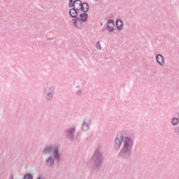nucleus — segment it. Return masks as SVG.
Segmentation results:
<instances>
[{
  "mask_svg": "<svg viewBox=\"0 0 179 179\" xmlns=\"http://www.w3.org/2000/svg\"><path fill=\"white\" fill-rule=\"evenodd\" d=\"M80 10L83 13H87L89 10V5H88V3H87L86 2L82 3L81 7H80Z\"/></svg>",
  "mask_w": 179,
  "mask_h": 179,
  "instance_id": "obj_13",
  "label": "nucleus"
},
{
  "mask_svg": "<svg viewBox=\"0 0 179 179\" xmlns=\"http://www.w3.org/2000/svg\"><path fill=\"white\" fill-rule=\"evenodd\" d=\"M174 132H175V134L179 133V127H177L174 129Z\"/></svg>",
  "mask_w": 179,
  "mask_h": 179,
  "instance_id": "obj_18",
  "label": "nucleus"
},
{
  "mask_svg": "<svg viewBox=\"0 0 179 179\" xmlns=\"http://www.w3.org/2000/svg\"><path fill=\"white\" fill-rule=\"evenodd\" d=\"M103 161L104 157L102 152H101L99 149H96L91 158V162L93 164V167L97 171H99L102 167Z\"/></svg>",
  "mask_w": 179,
  "mask_h": 179,
  "instance_id": "obj_3",
  "label": "nucleus"
},
{
  "mask_svg": "<svg viewBox=\"0 0 179 179\" xmlns=\"http://www.w3.org/2000/svg\"><path fill=\"white\" fill-rule=\"evenodd\" d=\"M87 12H83V13L79 15L76 19H73V24L75 27L78 29H81L84 26L83 23H87L88 20V15L86 13Z\"/></svg>",
  "mask_w": 179,
  "mask_h": 179,
  "instance_id": "obj_5",
  "label": "nucleus"
},
{
  "mask_svg": "<svg viewBox=\"0 0 179 179\" xmlns=\"http://www.w3.org/2000/svg\"><path fill=\"white\" fill-rule=\"evenodd\" d=\"M115 24L118 30H122L123 29V22L121 20H117L115 22Z\"/></svg>",
  "mask_w": 179,
  "mask_h": 179,
  "instance_id": "obj_14",
  "label": "nucleus"
},
{
  "mask_svg": "<svg viewBox=\"0 0 179 179\" xmlns=\"http://www.w3.org/2000/svg\"><path fill=\"white\" fill-rule=\"evenodd\" d=\"M55 92V87L52 85L48 87V89L43 90V96H45V99H46V101L50 102L52 101Z\"/></svg>",
  "mask_w": 179,
  "mask_h": 179,
  "instance_id": "obj_6",
  "label": "nucleus"
},
{
  "mask_svg": "<svg viewBox=\"0 0 179 179\" xmlns=\"http://www.w3.org/2000/svg\"><path fill=\"white\" fill-rule=\"evenodd\" d=\"M179 124V119L178 117H173L171 120V125L173 127L178 126Z\"/></svg>",
  "mask_w": 179,
  "mask_h": 179,
  "instance_id": "obj_15",
  "label": "nucleus"
},
{
  "mask_svg": "<svg viewBox=\"0 0 179 179\" xmlns=\"http://www.w3.org/2000/svg\"><path fill=\"white\" fill-rule=\"evenodd\" d=\"M178 120H179V113H178Z\"/></svg>",
  "mask_w": 179,
  "mask_h": 179,
  "instance_id": "obj_21",
  "label": "nucleus"
},
{
  "mask_svg": "<svg viewBox=\"0 0 179 179\" xmlns=\"http://www.w3.org/2000/svg\"><path fill=\"white\" fill-rule=\"evenodd\" d=\"M91 124V122L89 117H86L83 120V124H82V127H81V129L82 131H88L90 129V126Z\"/></svg>",
  "mask_w": 179,
  "mask_h": 179,
  "instance_id": "obj_8",
  "label": "nucleus"
},
{
  "mask_svg": "<svg viewBox=\"0 0 179 179\" xmlns=\"http://www.w3.org/2000/svg\"><path fill=\"white\" fill-rule=\"evenodd\" d=\"M96 48L97 50H101V48L100 46V42H97Z\"/></svg>",
  "mask_w": 179,
  "mask_h": 179,
  "instance_id": "obj_17",
  "label": "nucleus"
},
{
  "mask_svg": "<svg viewBox=\"0 0 179 179\" xmlns=\"http://www.w3.org/2000/svg\"><path fill=\"white\" fill-rule=\"evenodd\" d=\"M83 4V2L80 0H69V8H73L78 10H80V7Z\"/></svg>",
  "mask_w": 179,
  "mask_h": 179,
  "instance_id": "obj_7",
  "label": "nucleus"
},
{
  "mask_svg": "<svg viewBox=\"0 0 179 179\" xmlns=\"http://www.w3.org/2000/svg\"><path fill=\"white\" fill-rule=\"evenodd\" d=\"M82 94V91L81 90H78V95H81Z\"/></svg>",
  "mask_w": 179,
  "mask_h": 179,
  "instance_id": "obj_19",
  "label": "nucleus"
},
{
  "mask_svg": "<svg viewBox=\"0 0 179 179\" xmlns=\"http://www.w3.org/2000/svg\"><path fill=\"white\" fill-rule=\"evenodd\" d=\"M53 156H49V157H48L46 159V160H45V164H46V166H49V167H52L54 164L55 160H57V162H59L60 160V153H59V145H55L54 146V149H53Z\"/></svg>",
  "mask_w": 179,
  "mask_h": 179,
  "instance_id": "obj_4",
  "label": "nucleus"
},
{
  "mask_svg": "<svg viewBox=\"0 0 179 179\" xmlns=\"http://www.w3.org/2000/svg\"><path fill=\"white\" fill-rule=\"evenodd\" d=\"M71 9L69 10V15L71 17L74 18V19H76L78 18V11L79 10L73 8V7H70Z\"/></svg>",
  "mask_w": 179,
  "mask_h": 179,
  "instance_id": "obj_10",
  "label": "nucleus"
},
{
  "mask_svg": "<svg viewBox=\"0 0 179 179\" xmlns=\"http://www.w3.org/2000/svg\"><path fill=\"white\" fill-rule=\"evenodd\" d=\"M53 145L52 144L50 145H45V148H43V150H42V154H43V155H50L52 153H53Z\"/></svg>",
  "mask_w": 179,
  "mask_h": 179,
  "instance_id": "obj_9",
  "label": "nucleus"
},
{
  "mask_svg": "<svg viewBox=\"0 0 179 179\" xmlns=\"http://www.w3.org/2000/svg\"><path fill=\"white\" fill-rule=\"evenodd\" d=\"M122 145V148L117 154V157L123 160H131L134 145V138L131 136H124L122 134H117L114 141V148L118 150Z\"/></svg>",
  "mask_w": 179,
  "mask_h": 179,
  "instance_id": "obj_1",
  "label": "nucleus"
},
{
  "mask_svg": "<svg viewBox=\"0 0 179 179\" xmlns=\"http://www.w3.org/2000/svg\"><path fill=\"white\" fill-rule=\"evenodd\" d=\"M114 21L111 20H108L107 24H106V29L109 32H112L114 30Z\"/></svg>",
  "mask_w": 179,
  "mask_h": 179,
  "instance_id": "obj_12",
  "label": "nucleus"
},
{
  "mask_svg": "<svg viewBox=\"0 0 179 179\" xmlns=\"http://www.w3.org/2000/svg\"><path fill=\"white\" fill-rule=\"evenodd\" d=\"M96 1H99V0H96Z\"/></svg>",
  "mask_w": 179,
  "mask_h": 179,
  "instance_id": "obj_22",
  "label": "nucleus"
},
{
  "mask_svg": "<svg viewBox=\"0 0 179 179\" xmlns=\"http://www.w3.org/2000/svg\"><path fill=\"white\" fill-rule=\"evenodd\" d=\"M24 179H33V176L30 173L25 174L24 176Z\"/></svg>",
  "mask_w": 179,
  "mask_h": 179,
  "instance_id": "obj_16",
  "label": "nucleus"
},
{
  "mask_svg": "<svg viewBox=\"0 0 179 179\" xmlns=\"http://www.w3.org/2000/svg\"><path fill=\"white\" fill-rule=\"evenodd\" d=\"M76 127H71L66 129L64 130V135L66 139L71 141V142H74L75 143H79L81 141L80 132H78L76 135ZM76 135V136H75Z\"/></svg>",
  "mask_w": 179,
  "mask_h": 179,
  "instance_id": "obj_2",
  "label": "nucleus"
},
{
  "mask_svg": "<svg viewBox=\"0 0 179 179\" xmlns=\"http://www.w3.org/2000/svg\"><path fill=\"white\" fill-rule=\"evenodd\" d=\"M156 61L159 66H164L165 64V59L162 55H157Z\"/></svg>",
  "mask_w": 179,
  "mask_h": 179,
  "instance_id": "obj_11",
  "label": "nucleus"
},
{
  "mask_svg": "<svg viewBox=\"0 0 179 179\" xmlns=\"http://www.w3.org/2000/svg\"><path fill=\"white\" fill-rule=\"evenodd\" d=\"M36 179H44L43 178H41V176L38 177Z\"/></svg>",
  "mask_w": 179,
  "mask_h": 179,
  "instance_id": "obj_20",
  "label": "nucleus"
}]
</instances>
